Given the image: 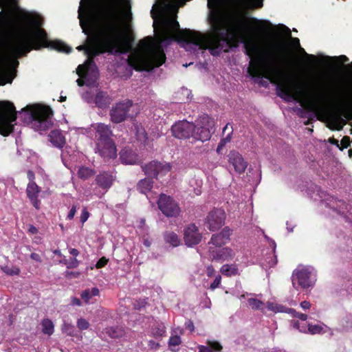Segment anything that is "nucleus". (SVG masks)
I'll return each instance as SVG.
<instances>
[{"instance_id":"obj_45","label":"nucleus","mask_w":352,"mask_h":352,"mask_svg":"<svg viewBox=\"0 0 352 352\" xmlns=\"http://www.w3.org/2000/svg\"><path fill=\"white\" fill-rule=\"evenodd\" d=\"M350 137L349 136H344L342 138V139L341 140V145L342 146V147H340L339 148L340 150H342L343 148H347L348 146H349L350 145Z\"/></svg>"},{"instance_id":"obj_19","label":"nucleus","mask_w":352,"mask_h":352,"mask_svg":"<svg viewBox=\"0 0 352 352\" xmlns=\"http://www.w3.org/2000/svg\"><path fill=\"white\" fill-rule=\"evenodd\" d=\"M41 188L36 183H28L26 188L27 197L31 204L36 209H40L41 201L38 199V194Z\"/></svg>"},{"instance_id":"obj_49","label":"nucleus","mask_w":352,"mask_h":352,"mask_svg":"<svg viewBox=\"0 0 352 352\" xmlns=\"http://www.w3.org/2000/svg\"><path fill=\"white\" fill-rule=\"evenodd\" d=\"M293 327L300 332L307 333L306 328L304 326L300 327V322L298 320L294 321Z\"/></svg>"},{"instance_id":"obj_27","label":"nucleus","mask_w":352,"mask_h":352,"mask_svg":"<svg viewBox=\"0 0 352 352\" xmlns=\"http://www.w3.org/2000/svg\"><path fill=\"white\" fill-rule=\"evenodd\" d=\"M99 294L100 291L98 287H92L82 291L80 297L86 304H88L92 297L97 296Z\"/></svg>"},{"instance_id":"obj_42","label":"nucleus","mask_w":352,"mask_h":352,"mask_svg":"<svg viewBox=\"0 0 352 352\" xmlns=\"http://www.w3.org/2000/svg\"><path fill=\"white\" fill-rule=\"evenodd\" d=\"M221 276L220 275L217 276L215 277V279L210 284V289L212 290H214L216 288L219 287L221 284Z\"/></svg>"},{"instance_id":"obj_6","label":"nucleus","mask_w":352,"mask_h":352,"mask_svg":"<svg viewBox=\"0 0 352 352\" xmlns=\"http://www.w3.org/2000/svg\"><path fill=\"white\" fill-rule=\"evenodd\" d=\"M16 120V111L10 101L0 102V134L8 136L14 131L13 122Z\"/></svg>"},{"instance_id":"obj_16","label":"nucleus","mask_w":352,"mask_h":352,"mask_svg":"<svg viewBox=\"0 0 352 352\" xmlns=\"http://www.w3.org/2000/svg\"><path fill=\"white\" fill-rule=\"evenodd\" d=\"M94 127L96 133V144L112 140L111 136L113 135V132L109 125H107L104 123H97Z\"/></svg>"},{"instance_id":"obj_18","label":"nucleus","mask_w":352,"mask_h":352,"mask_svg":"<svg viewBox=\"0 0 352 352\" xmlns=\"http://www.w3.org/2000/svg\"><path fill=\"white\" fill-rule=\"evenodd\" d=\"M231 232L229 228H224L219 233L212 235L208 244L214 245V248L221 247L230 241Z\"/></svg>"},{"instance_id":"obj_14","label":"nucleus","mask_w":352,"mask_h":352,"mask_svg":"<svg viewBox=\"0 0 352 352\" xmlns=\"http://www.w3.org/2000/svg\"><path fill=\"white\" fill-rule=\"evenodd\" d=\"M96 149L104 160L115 159L117 157V148L113 140L97 143Z\"/></svg>"},{"instance_id":"obj_29","label":"nucleus","mask_w":352,"mask_h":352,"mask_svg":"<svg viewBox=\"0 0 352 352\" xmlns=\"http://www.w3.org/2000/svg\"><path fill=\"white\" fill-rule=\"evenodd\" d=\"M220 272L223 275L226 276H236L238 274V268L234 264H225L221 267Z\"/></svg>"},{"instance_id":"obj_60","label":"nucleus","mask_w":352,"mask_h":352,"mask_svg":"<svg viewBox=\"0 0 352 352\" xmlns=\"http://www.w3.org/2000/svg\"><path fill=\"white\" fill-rule=\"evenodd\" d=\"M72 305H76V306H80L82 305V302L79 298H78L76 297H73L72 298Z\"/></svg>"},{"instance_id":"obj_28","label":"nucleus","mask_w":352,"mask_h":352,"mask_svg":"<svg viewBox=\"0 0 352 352\" xmlns=\"http://www.w3.org/2000/svg\"><path fill=\"white\" fill-rule=\"evenodd\" d=\"M42 332L43 333L51 336L54 331V325L53 322L48 318H45L41 321Z\"/></svg>"},{"instance_id":"obj_4","label":"nucleus","mask_w":352,"mask_h":352,"mask_svg":"<svg viewBox=\"0 0 352 352\" xmlns=\"http://www.w3.org/2000/svg\"><path fill=\"white\" fill-rule=\"evenodd\" d=\"M140 47L149 51L147 56L133 54L129 56L128 63L137 71L149 70L162 65L166 60V54L161 45L152 48V38L147 36L140 40Z\"/></svg>"},{"instance_id":"obj_59","label":"nucleus","mask_w":352,"mask_h":352,"mask_svg":"<svg viewBox=\"0 0 352 352\" xmlns=\"http://www.w3.org/2000/svg\"><path fill=\"white\" fill-rule=\"evenodd\" d=\"M300 307L305 310L309 309L311 307V303L309 301L304 300L301 302Z\"/></svg>"},{"instance_id":"obj_53","label":"nucleus","mask_w":352,"mask_h":352,"mask_svg":"<svg viewBox=\"0 0 352 352\" xmlns=\"http://www.w3.org/2000/svg\"><path fill=\"white\" fill-rule=\"evenodd\" d=\"M148 345L151 349H154V350H157L160 347V344L153 340H150L148 343Z\"/></svg>"},{"instance_id":"obj_56","label":"nucleus","mask_w":352,"mask_h":352,"mask_svg":"<svg viewBox=\"0 0 352 352\" xmlns=\"http://www.w3.org/2000/svg\"><path fill=\"white\" fill-rule=\"evenodd\" d=\"M300 51L304 53V54L310 60L311 63H314L316 60V56L312 54H308L305 52L303 48H300Z\"/></svg>"},{"instance_id":"obj_48","label":"nucleus","mask_w":352,"mask_h":352,"mask_svg":"<svg viewBox=\"0 0 352 352\" xmlns=\"http://www.w3.org/2000/svg\"><path fill=\"white\" fill-rule=\"evenodd\" d=\"M184 325L186 329H188L190 332H193L195 331L194 323L191 320H187L185 322Z\"/></svg>"},{"instance_id":"obj_35","label":"nucleus","mask_w":352,"mask_h":352,"mask_svg":"<svg viewBox=\"0 0 352 352\" xmlns=\"http://www.w3.org/2000/svg\"><path fill=\"white\" fill-rule=\"evenodd\" d=\"M232 132H233V129L231 127V131H230L228 134L226 135V136L225 138H223L220 142L218 144V146H217V151H219L220 149H221L223 146H225V145L230 142V140H231V136H232Z\"/></svg>"},{"instance_id":"obj_51","label":"nucleus","mask_w":352,"mask_h":352,"mask_svg":"<svg viewBox=\"0 0 352 352\" xmlns=\"http://www.w3.org/2000/svg\"><path fill=\"white\" fill-rule=\"evenodd\" d=\"M76 212V207L75 206H73L67 214V219L69 220L72 219L74 218V217L75 216Z\"/></svg>"},{"instance_id":"obj_20","label":"nucleus","mask_w":352,"mask_h":352,"mask_svg":"<svg viewBox=\"0 0 352 352\" xmlns=\"http://www.w3.org/2000/svg\"><path fill=\"white\" fill-rule=\"evenodd\" d=\"M114 177L111 173L102 172L96 177L97 185L102 189H109L113 184Z\"/></svg>"},{"instance_id":"obj_47","label":"nucleus","mask_w":352,"mask_h":352,"mask_svg":"<svg viewBox=\"0 0 352 352\" xmlns=\"http://www.w3.org/2000/svg\"><path fill=\"white\" fill-rule=\"evenodd\" d=\"M79 265V261L76 258H71L68 263L67 268H76Z\"/></svg>"},{"instance_id":"obj_15","label":"nucleus","mask_w":352,"mask_h":352,"mask_svg":"<svg viewBox=\"0 0 352 352\" xmlns=\"http://www.w3.org/2000/svg\"><path fill=\"white\" fill-rule=\"evenodd\" d=\"M209 255L213 261L223 262L225 261L232 260L234 258V254L232 250L229 248L217 249L216 248L210 246Z\"/></svg>"},{"instance_id":"obj_55","label":"nucleus","mask_w":352,"mask_h":352,"mask_svg":"<svg viewBox=\"0 0 352 352\" xmlns=\"http://www.w3.org/2000/svg\"><path fill=\"white\" fill-rule=\"evenodd\" d=\"M28 232V233H30L31 234H36L38 233V230L34 226L29 225Z\"/></svg>"},{"instance_id":"obj_7","label":"nucleus","mask_w":352,"mask_h":352,"mask_svg":"<svg viewBox=\"0 0 352 352\" xmlns=\"http://www.w3.org/2000/svg\"><path fill=\"white\" fill-rule=\"evenodd\" d=\"M132 100L126 99L116 102L109 111L110 120L113 123L119 124L131 117V109L133 107Z\"/></svg>"},{"instance_id":"obj_31","label":"nucleus","mask_w":352,"mask_h":352,"mask_svg":"<svg viewBox=\"0 0 352 352\" xmlns=\"http://www.w3.org/2000/svg\"><path fill=\"white\" fill-rule=\"evenodd\" d=\"M96 66V64L89 63L88 59L85 61V63L82 65H79L76 69L77 74L82 78H85L91 66Z\"/></svg>"},{"instance_id":"obj_9","label":"nucleus","mask_w":352,"mask_h":352,"mask_svg":"<svg viewBox=\"0 0 352 352\" xmlns=\"http://www.w3.org/2000/svg\"><path fill=\"white\" fill-rule=\"evenodd\" d=\"M201 123L204 126H195L192 135L195 139L201 142L209 140L212 133L214 132L213 128L214 122L212 118L208 116H204L201 118Z\"/></svg>"},{"instance_id":"obj_33","label":"nucleus","mask_w":352,"mask_h":352,"mask_svg":"<svg viewBox=\"0 0 352 352\" xmlns=\"http://www.w3.org/2000/svg\"><path fill=\"white\" fill-rule=\"evenodd\" d=\"M207 347L210 349L212 352H221L223 349L222 345L216 340H207Z\"/></svg>"},{"instance_id":"obj_37","label":"nucleus","mask_w":352,"mask_h":352,"mask_svg":"<svg viewBox=\"0 0 352 352\" xmlns=\"http://www.w3.org/2000/svg\"><path fill=\"white\" fill-rule=\"evenodd\" d=\"M323 328L318 324H308V333L310 334H319L322 331Z\"/></svg>"},{"instance_id":"obj_43","label":"nucleus","mask_w":352,"mask_h":352,"mask_svg":"<svg viewBox=\"0 0 352 352\" xmlns=\"http://www.w3.org/2000/svg\"><path fill=\"white\" fill-rule=\"evenodd\" d=\"M108 261H109V260L107 258H106V257L102 256L97 261V263L96 264V267L97 269L102 268L107 264Z\"/></svg>"},{"instance_id":"obj_32","label":"nucleus","mask_w":352,"mask_h":352,"mask_svg":"<svg viewBox=\"0 0 352 352\" xmlns=\"http://www.w3.org/2000/svg\"><path fill=\"white\" fill-rule=\"evenodd\" d=\"M105 333L111 338H118L122 336L123 331L118 327H107Z\"/></svg>"},{"instance_id":"obj_13","label":"nucleus","mask_w":352,"mask_h":352,"mask_svg":"<svg viewBox=\"0 0 352 352\" xmlns=\"http://www.w3.org/2000/svg\"><path fill=\"white\" fill-rule=\"evenodd\" d=\"M194 124L186 120H182L176 122L172 126L173 135L179 139L189 138L192 133Z\"/></svg>"},{"instance_id":"obj_38","label":"nucleus","mask_w":352,"mask_h":352,"mask_svg":"<svg viewBox=\"0 0 352 352\" xmlns=\"http://www.w3.org/2000/svg\"><path fill=\"white\" fill-rule=\"evenodd\" d=\"M77 327L80 330H87L89 327V322L85 318H79L77 320Z\"/></svg>"},{"instance_id":"obj_5","label":"nucleus","mask_w":352,"mask_h":352,"mask_svg":"<svg viewBox=\"0 0 352 352\" xmlns=\"http://www.w3.org/2000/svg\"><path fill=\"white\" fill-rule=\"evenodd\" d=\"M26 109L30 108L28 106ZM30 116L32 118V125L36 131H45L53 125V111L46 105H37L30 107Z\"/></svg>"},{"instance_id":"obj_21","label":"nucleus","mask_w":352,"mask_h":352,"mask_svg":"<svg viewBox=\"0 0 352 352\" xmlns=\"http://www.w3.org/2000/svg\"><path fill=\"white\" fill-rule=\"evenodd\" d=\"M297 280L298 285L302 288H308L311 286L310 272L305 269L298 270L296 272L295 278L293 279V285Z\"/></svg>"},{"instance_id":"obj_30","label":"nucleus","mask_w":352,"mask_h":352,"mask_svg":"<svg viewBox=\"0 0 352 352\" xmlns=\"http://www.w3.org/2000/svg\"><path fill=\"white\" fill-rule=\"evenodd\" d=\"M95 174L96 172L94 169L86 166H81L78 170V177L84 180L93 177Z\"/></svg>"},{"instance_id":"obj_8","label":"nucleus","mask_w":352,"mask_h":352,"mask_svg":"<svg viewBox=\"0 0 352 352\" xmlns=\"http://www.w3.org/2000/svg\"><path fill=\"white\" fill-rule=\"evenodd\" d=\"M157 206L161 212L167 217H175L180 213L178 203L170 196L162 193L157 200Z\"/></svg>"},{"instance_id":"obj_24","label":"nucleus","mask_w":352,"mask_h":352,"mask_svg":"<svg viewBox=\"0 0 352 352\" xmlns=\"http://www.w3.org/2000/svg\"><path fill=\"white\" fill-rule=\"evenodd\" d=\"M95 104L100 109L107 108L111 102V98L102 91L97 92L95 96Z\"/></svg>"},{"instance_id":"obj_39","label":"nucleus","mask_w":352,"mask_h":352,"mask_svg":"<svg viewBox=\"0 0 352 352\" xmlns=\"http://www.w3.org/2000/svg\"><path fill=\"white\" fill-rule=\"evenodd\" d=\"M181 344V338L178 336H174L170 338L168 341L169 346H177Z\"/></svg>"},{"instance_id":"obj_54","label":"nucleus","mask_w":352,"mask_h":352,"mask_svg":"<svg viewBox=\"0 0 352 352\" xmlns=\"http://www.w3.org/2000/svg\"><path fill=\"white\" fill-rule=\"evenodd\" d=\"M30 258L36 262H38V263L42 262L41 256L37 253H34V252L30 254Z\"/></svg>"},{"instance_id":"obj_10","label":"nucleus","mask_w":352,"mask_h":352,"mask_svg":"<svg viewBox=\"0 0 352 352\" xmlns=\"http://www.w3.org/2000/svg\"><path fill=\"white\" fill-rule=\"evenodd\" d=\"M226 219V212L221 208H213L207 214L204 223L208 229L212 232L221 228Z\"/></svg>"},{"instance_id":"obj_52","label":"nucleus","mask_w":352,"mask_h":352,"mask_svg":"<svg viewBox=\"0 0 352 352\" xmlns=\"http://www.w3.org/2000/svg\"><path fill=\"white\" fill-rule=\"evenodd\" d=\"M27 177L29 180V183H35V182H34L35 175L32 170H28Z\"/></svg>"},{"instance_id":"obj_50","label":"nucleus","mask_w":352,"mask_h":352,"mask_svg":"<svg viewBox=\"0 0 352 352\" xmlns=\"http://www.w3.org/2000/svg\"><path fill=\"white\" fill-rule=\"evenodd\" d=\"M142 243L146 248H150L151 245V239L148 236H144L142 238Z\"/></svg>"},{"instance_id":"obj_3","label":"nucleus","mask_w":352,"mask_h":352,"mask_svg":"<svg viewBox=\"0 0 352 352\" xmlns=\"http://www.w3.org/2000/svg\"><path fill=\"white\" fill-rule=\"evenodd\" d=\"M25 20L34 26L32 32L25 31L14 34L8 45L9 53L14 58L26 56L32 50H39L51 47L60 52L70 53L72 48L60 41H49L46 31L41 28L43 19L28 16Z\"/></svg>"},{"instance_id":"obj_34","label":"nucleus","mask_w":352,"mask_h":352,"mask_svg":"<svg viewBox=\"0 0 352 352\" xmlns=\"http://www.w3.org/2000/svg\"><path fill=\"white\" fill-rule=\"evenodd\" d=\"M248 302L250 307L254 310L261 309V307L263 305V302L261 300L254 298H249Z\"/></svg>"},{"instance_id":"obj_25","label":"nucleus","mask_w":352,"mask_h":352,"mask_svg":"<svg viewBox=\"0 0 352 352\" xmlns=\"http://www.w3.org/2000/svg\"><path fill=\"white\" fill-rule=\"evenodd\" d=\"M153 186V181L151 178H144L139 181L137 184V190L142 194L146 195Z\"/></svg>"},{"instance_id":"obj_26","label":"nucleus","mask_w":352,"mask_h":352,"mask_svg":"<svg viewBox=\"0 0 352 352\" xmlns=\"http://www.w3.org/2000/svg\"><path fill=\"white\" fill-rule=\"evenodd\" d=\"M164 239L166 243L170 244L173 247L179 246L181 242L178 235L175 232L171 231L164 232Z\"/></svg>"},{"instance_id":"obj_58","label":"nucleus","mask_w":352,"mask_h":352,"mask_svg":"<svg viewBox=\"0 0 352 352\" xmlns=\"http://www.w3.org/2000/svg\"><path fill=\"white\" fill-rule=\"evenodd\" d=\"M165 333L164 329H157L156 331H153L152 333L154 337H161Z\"/></svg>"},{"instance_id":"obj_2","label":"nucleus","mask_w":352,"mask_h":352,"mask_svg":"<svg viewBox=\"0 0 352 352\" xmlns=\"http://www.w3.org/2000/svg\"><path fill=\"white\" fill-rule=\"evenodd\" d=\"M118 19L116 0H109L98 12L96 30L88 38V45L76 47L77 50L85 52L89 63L95 65L94 58L106 52L112 54L114 50L128 52L131 50L133 39L121 40Z\"/></svg>"},{"instance_id":"obj_23","label":"nucleus","mask_w":352,"mask_h":352,"mask_svg":"<svg viewBox=\"0 0 352 352\" xmlns=\"http://www.w3.org/2000/svg\"><path fill=\"white\" fill-rule=\"evenodd\" d=\"M120 158L123 164H135L138 162V156L131 150L124 149L120 153Z\"/></svg>"},{"instance_id":"obj_12","label":"nucleus","mask_w":352,"mask_h":352,"mask_svg":"<svg viewBox=\"0 0 352 352\" xmlns=\"http://www.w3.org/2000/svg\"><path fill=\"white\" fill-rule=\"evenodd\" d=\"M201 239L202 234L195 223H190L184 228V240L188 247L199 244Z\"/></svg>"},{"instance_id":"obj_36","label":"nucleus","mask_w":352,"mask_h":352,"mask_svg":"<svg viewBox=\"0 0 352 352\" xmlns=\"http://www.w3.org/2000/svg\"><path fill=\"white\" fill-rule=\"evenodd\" d=\"M62 331L67 335L73 336L74 335V326L72 324L65 322L63 325Z\"/></svg>"},{"instance_id":"obj_64","label":"nucleus","mask_w":352,"mask_h":352,"mask_svg":"<svg viewBox=\"0 0 352 352\" xmlns=\"http://www.w3.org/2000/svg\"><path fill=\"white\" fill-rule=\"evenodd\" d=\"M69 253L74 256H77L78 254H79V252L77 249L76 248H72L69 250Z\"/></svg>"},{"instance_id":"obj_40","label":"nucleus","mask_w":352,"mask_h":352,"mask_svg":"<svg viewBox=\"0 0 352 352\" xmlns=\"http://www.w3.org/2000/svg\"><path fill=\"white\" fill-rule=\"evenodd\" d=\"M20 269L17 267L7 268L5 270L6 274L10 276L19 275L20 274Z\"/></svg>"},{"instance_id":"obj_63","label":"nucleus","mask_w":352,"mask_h":352,"mask_svg":"<svg viewBox=\"0 0 352 352\" xmlns=\"http://www.w3.org/2000/svg\"><path fill=\"white\" fill-rule=\"evenodd\" d=\"M329 142L331 144H333V145H336V146H338V148H340V144H339V142H338V140L335 139L334 138H331L329 139Z\"/></svg>"},{"instance_id":"obj_57","label":"nucleus","mask_w":352,"mask_h":352,"mask_svg":"<svg viewBox=\"0 0 352 352\" xmlns=\"http://www.w3.org/2000/svg\"><path fill=\"white\" fill-rule=\"evenodd\" d=\"M206 273H207L208 276L212 277V276H214V274L215 273V270L212 265H209L207 267Z\"/></svg>"},{"instance_id":"obj_11","label":"nucleus","mask_w":352,"mask_h":352,"mask_svg":"<svg viewBox=\"0 0 352 352\" xmlns=\"http://www.w3.org/2000/svg\"><path fill=\"white\" fill-rule=\"evenodd\" d=\"M142 168L149 177L157 178L159 175H164L170 171L171 166L169 163L153 160L142 166Z\"/></svg>"},{"instance_id":"obj_44","label":"nucleus","mask_w":352,"mask_h":352,"mask_svg":"<svg viewBox=\"0 0 352 352\" xmlns=\"http://www.w3.org/2000/svg\"><path fill=\"white\" fill-rule=\"evenodd\" d=\"M89 212H88V210H87L86 208H84L83 210H82V213L80 215V222L82 224L85 223L89 219Z\"/></svg>"},{"instance_id":"obj_22","label":"nucleus","mask_w":352,"mask_h":352,"mask_svg":"<svg viewBox=\"0 0 352 352\" xmlns=\"http://www.w3.org/2000/svg\"><path fill=\"white\" fill-rule=\"evenodd\" d=\"M48 138L50 142L56 148H62L65 145V138L60 130H52L50 133Z\"/></svg>"},{"instance_id":"obj_46","label":"nucleus","mask_w":352,"mask_h":352,"mask_svg":"<svg viewBox=\"0 0 352 352\" xmlns=\"http://www.w3.org/2000/svg\"><path fill=\"white\" fill-rule=\"evenodd\" d=\"M333 60H336L337 62H338V63L340 65H342L346 62H348L349 61V58L347 56H346L345 55H340L339 56H334L332 58Z\"/></svg>"},{"instance_id":"obj_17","label":"nucleus","mask_w":352,"mask_h":352,"mask_svg":"<svg viewBox=\"0 0 352 352\" xmlns=\"http://www.w3.org/2000/svg\"><path fill=\"white\" fill-rule=\"evenodd\" d=\"M228 161L232 164L235 171L239 174L244 173L248 166V163L244 160L242 155L235 151L230 152Z\"/></svg>"},{"instance_id":"obj_41","label":"nucleus","mask_w":352,"mask_h":352,"mask_svg":"<svg viewBox=\"0 0 352 352\" xmlns=\"http://www.w3.org/2000/svg\"><path fill=\"white\" fill-rule=\"evenodd\" d=\"M279 311H281V312H285V313H287V314H290L293 318H296V316L295 315H297V313L298 311H296L293 308H287V307H281L280 309H279Z\"/></svg>"},{"instance_id":"obj_61","label":"nucleus","mask_w":352,"mask_h":352,"mask_svg":"<svg viewBox=\"0 0 352 352\" xmlns=\"http://www.w3.org/2000/svg\"><path fill=\"white\" fill-rule=\"evenodd\" d=\"M295 316H296V318H299L300 320H301L302 321H305L307 319V315L305 314H302V313L298 312L297 315H295Z\"/></svg>"},{"instance_id":"obj_62","label":"nucleus","mask_w":352,"mask_h":352,"mask_svg":"<svg viewBox=\"0 0 352 352\" xmlns=\"http://www.w3.org/2000/svg\"><path fill=\"white\" fill-rule=\"evenodd\" d=\"M198 349H199V352H212V351H210V348L203 346V345L199 346Z\"/></svg>"},{"instance_id":"obj_1","label":"nucleus","mask_w":352,"mask_h":352,"mask_svg":"<svg viewBox=\"0 0 352 352\" xmlns=\"http://www.w3.org/2000/svg\"><path fill=\"white\" fill-rule=\"evenodd\" d=\"M209 21L211 30L206 34L190 29L181 30L179 23L173 19H168L164 25L168 31H177L173 38L175 41L193 44L202 50L208 49L214 56L222 52H229L243 42L245 54L250 58L249 74L253 78L269 80L276 85L279 97L287 101L296 100L307 112L311 113L309 91L301 83L300 76L288 69L290 68L289 55L283 43L276 41L271 49L261 50L254 41H244L246 22L238 14L232 15L225 22L219 14L213 13Z\"/></svg>"}]
</instances>
